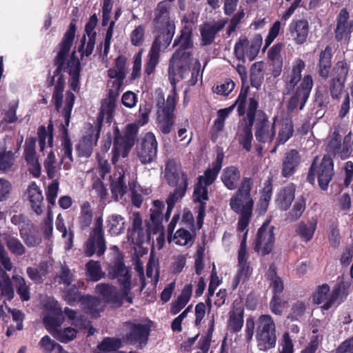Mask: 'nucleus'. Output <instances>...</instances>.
<instances>
[{
    "instance_id": "4be33fe9",
    "label": "nucleus",
    "mask_w": 353,
    "mask_h": 353,
    "mask_svg": "<svg viewBox=\"0 0 353 353\" xmlns=\"http://www.w3.org/2000/svg\"><path fill=\"white\" fill-rule=\"evenodd\" d=\"M227 20H219L213 24L204 23L200 27L201 45L203 46L211 45L216 34L225 27Z\"/></svg>"
},
{
    "instance_id": "2f4dec72",
    "label": "nucleus",
    "mask_w": 353,
    "mask_h": 353,
    "mask_svg": "<svg viewBox=\"0 0 353 353\" xmlns=\"http://www.w3.org/2000/svg\"><path fill=\"white\" fill-rule=\"evenodd\" d=\"M240 178V171L239 168L234 165H230L225 168L221 176L223 183L229 190H234L236 188Z\"/></svg>"
},
{
    "instance_id": "bf43d9fd",
    "label": "nucleus",
    "mask_w": 353,
    "mask_h": 353,
    "mask_svg": "<svg viewBox=\"0 0 353 353\" xmlns=\"http://www.w3.org/2000/svg\"><path fill=\"white\" fill-rule=\"evenodd\" d=\"M74 274L66 265H62L60 270L54 277V281L59 284H63L65 287L71 285L73 281Z\"/></svg>"
},
{
    "instance_id": "79ce46f5",
    "label": "nucleus",
    "mask_w": 353,
    "mask_h": 353,
    "mask_svg": "<svg viewBox=\"0 0 353 353\" xmlns=\"http://www.w3.org/2000/svg\"><path fill=\"white\" fill-rule=\"evenodd\" d=\"M127 58L123 55L118 56L114 63V66L108 70V76L110 79L115 77H121L125 78L126 74Z\"/></svg>"
},
{
    "instance_id": "aec40b11",
    "label": "nucleus",
    "mask_w": 353,
    "mask_h": 353,
    "mask_svg": "<svg viewBox=\"0 0 353 353\" xmlns=\"http://www.w3.org/2000/svg\"><path fill=\"white\" fill-rule=\"evenodd\" d=\"M330 292V287L327 284H323L318 287L316 292L313 294V301L316 304H321L325 301L322 305V309L327 310L332 307L341 295V290L340 286L335 288L327 299Z\"/></svg>"
},
{
    "instance_id": "4d7b16f0",
    "label": "nucleus",
    "mask_w": 353,
    "mask_h": 353,
    "mask_svg": "<svg viewBox=\"0 0 353 353\" xmlns=\"http://www.w3.org/2000/svg\"><path fill=\"white\" fill-rule=\"evenodd\" d=\"M88 41L86 43V36L83 35L80 41L78 51L81 54V59L85 56L89 57L93 52L97 36H88Z\"/></svg>"
},
{
    "instance_id": "680f3d73",
    "label": "nucleus",
    "mask_w": 353,
    "mask_h": 353,
    "mask_svg": "<svg viewBox=\"0 0 353 353\" xmlns=\"http://www.w3.org/2000/svg\"><path fill=\"white\" fill-rule=\"evenodd\" d=\"M114 25H115L114 21H110L109 27L105 33L104 43H101L97 47V52L101 54L102 48L103 46V58H107L108 53L110 52L111 39H112V37L113 35V30H114Z\"/></svg>"
},
{
    "instance_id": "f3484780",
    "label": "nucleus",
    "mask_w": 353,
    "mask_h": 353,
    "mask_svg": "<svg viewBox=\"0 0 353 353\" xmlns=\"http://www.w3.org/2000/svg\"><path fill=\"white\" fill-rule=\"evenodd\" d=\"M276 117L274 118V122L270 125L268 116L262 110H259L258 118L255 123V138L259 143H271L276 135L275 121Z\"/></svg>"
},
{
    "instance_id": "39448f33",
    "label": "nucleus",
    "mask_w": 353,
    "mask_h": 353,
    "mask_svg": "<svg viewBox=\"0 0 353 353\" xmlns=\"http://www.w3.org/2000/svg\"><path fill=\"white\" fill-rule=\"evenodd\" d=\"M139 126L135 123L128 124L123 133L118 127L114 130V141L112 148V161L115 163L120 157H127L137 141Z\"/></svg>"
},
{
    "instance_id": "4c0bfd02",
    "label": "nucleus",
    "mask_w": 353,
    "mask_h": 353,
    "mask_svg": "<svg viewBox=\"0 0 353 353\" xmlns=\"http://www.w3.org/2000/svg\"><path fill=\"white\" fill-rule=\"evenodd\" d=\"M37 134L40 151L43 152L44 150L46 145V139H48V146L50 148L53 147L54 127L51 122L48 124L47 128L44 125L39 126Z\"/></svg>"
},
{
    "instance_id": "cd10ccee",
    "label": "nucleus",
    "mask_w": 353,
    "mask_h": 353,
    "mask_svg": "<svg viewBox=\"0 0 353 353\" xmlns=\"http://www.w3.org/2000/svg\"><path fill=\"white\" fill-rule=\"evenodd\" d=\"M244 307L239 303H234L229 312L228 329L231 333H238L243 327L244 320Z\"/></svg>"
},
{
    "instance_id": "3c124183",
    "label": "nucleus",
    "mask_w": 353,
    "mask_h": 353,
    "mask_svg": "<svg viewBox=\"0 0 353 353\" xmlns=\"http://www.w3.org/2000/svg\"><path fill=\"white\" fill-rule=\"evenodd\" d=\"M56 228L57 230L62 234V237L63 239H66L65 249H71L73 245L74 232L70 228L69 229V232H68L67 228L64 223L63 218L62 217L61 214H59L57 216Z\"/></svg>"
},
{
    "instance_id": "b1692460",
    "label": "nucleus",
    "mask_w": 353,
    "mask_h": 353,
    "mask_svg": "<svg viewBox=\"0 0 353 353\" xmlns=\"http://www.w3.org/2000/svg\"><path fill=\"white\" fill-rule=\"evenodd\" d=\"M169 46L170 43L164 44L161 41H153L148 53V59L144 67V72L147 75H150L154 72L159 62L160 52L166 49Z\"/></svg>"
},
{
    "instance_id": "69168bd1",
    "label": "nucleus",
    "mask_w": 353,
    "mask_h": 353,
    "mask_svg": "<svg viewBox=\"0 0 353 353\" xmlns=\"http://www.w3.org/2000/svg\"><path fill=\"white\" fill-rule=\"evenodd\" d=\"M77 330L73 327H68L63 330L59 328L53 333V337L61 343H67L76 338Z\"/></svg>"
},
{
    "instance_id": "9d476101",
    "label": "nucleus",
    "mask_w": 353,
    "mask_h": 353,
    "mask_svg": "<svg viewBox=\"0 0 353 353\" xmlns=\"http://www.w3.org/2000/svg\"><path fill=\"white\" fill-rule=\"evenodd\" d=\"M106 241L104 236L102 217H98L94 227L92 228L89 236L84 244V252L87 256L97 254L100 257L106 250Z\"/></svg>"
},
{
    "instance_id": "13d9d810",
    "label": "nucleus",
    "mask_w": 353,
    "mask_h": 353,
    "mask_svg": "<svg viewBox=\"0 0 353 353\" xmlns=\"http://www.w3.org/2000/svg\"><path fill=\"white\" fill-rule=\"evenodd\" d=\"M121 339L114 337H105L98 345L97 348L101 352H114L121 347Z\"/></svg>"
},
{
    "instance_id": "37998d69",
    "label": "nucleus",
    "mask_w": 353,
    "mask_h": 353,
    "mask_svg": "<svg viewBox=\"0 0 353 353\" xmlns=\"http://www.w3.org/2000/svg\"><path fill=\"white\" fill-rule=\"evenodd\" d=\"M93 212L90 203L85 201L81 205V212L78 217V223L81 230H84L90 227L92 221Z\"/></svg>"
},
{
    "instance_id": "1a4fd4ad",
    "label": "nucleus",
    "mask_w": 353,
    "mask_h": 353,
    "mask_svg": "<svg viewBox=\"0 0 353 353\" xmlns=\"http://www.w3.org/2000/svg\"><path fill=\"white\" fill-rule=\"evenodd\" d=\"M256 339L260 350L266 351L275 347L276 327L272 317L262 314L257 320Z\"/></svg>"
},
{
    "instance_id": "f257e3e1",
    "label": "nucleus",
    "mask_w": 353,
    "mask_h": 353,
    "mask_svg": "<svg viewBox=\"0 0 353 353\" xmlns=\"http://www.w3.org/2000/svg\"><path fill=\"white\" fill-rule=\"evenodd\" d=\"M76 31V21L73 19L57 46L58 52L53 59V65L56 68L52 74L50 71H48L46 80L47 88L54 86L52 99L57 112H60L63 104V93L65 85L63 72H66L70 76L68 81L71 90L75 92H78L80 90L81 61L76 56L75 51H73L69 57Z\"/></svg>"
},
{
    "instance_id": "603ef678",
    "label": "nucleus",
    "mask_w": 353,
    "mask_h": 353,
    "mask_svg": "<svg viewBox=\"0 0 353 353\" xmlns=\"http://www.w3.org/2000/svg\"><path fill=\"white\" fill-rule=\"evenodd\" d=\"M85 267L88 280L95 282L104 276L99 261L90 260L87 263Z\"/></svg>"
},
{
    "instance_id": "c756f323",
    "label": "nucleus",
    "mask_w": 353,
    "mask_h": 353,
    "mask_svg": "<svg viewBox=\"0 0 353 353\" xmlns=\"http://www.w3.org/2000/svg\"><path fill=\"white\" fill-rule=\"evenodd\" d=\"M99 137L86 130L85 134L79 141L76 145V150L79 157H90L93 148L97 145Z\"/></svg>"
},
{
    "instance_id": "7ed1b4c3",
    "label": "nucleus",
    "mask_w": 353,
    "mask_h": 353,
    "mask_svg": "<svg viewBox=\"0 0 353 353\" xmlns=\"http://www.w3.org/2000/svg\"><path fill=\"white\" fill-rule=\"evenodd\" d=\"M171 4L165 1L157 3L153 11L152 33L155 34L154 40L171 43L175 32V24L170 19Z\"/></svg>"
},
{
    "instance_id": "8fccbe9b",
    "label": "nucleus",
    "mask_w": 353,
    "mask_h": 353,
    "mask_svg": "<svg viewBox=\"0 0 353 353\" xmlns=\"http://www.w3.org/2000/svg\"><path fill=\"white\" fill-rule=\"evenodd\" d=\"M67 288L63 290V298L67 303L74 305L77 303H81L85 295H82L77 286L74 284Z\"/></svg>"
},
{
    "instance_id": "7c9ffc66",
    "label": "nucleus",
    "mask_w": 353,
    "mask_h": 353,
    "mask_svg": "<svg viewBox=\"0 0 353 353\" xmlns=\"http://www.w3.org/2000/svg\"><path fill=\"white\" fill-rule=\"evenodd\" d=\"M301 157L296 150H290L285 154L283 161L281 174L283 177L291 176L296 171V168L300 163Z\"/></svg>"
},
{
    "instance_id": "423d86ee",
    "label": "nucleus",
    "mask_w": 353,
    "mask_h": 353,
    "mask_svg": "<svg viewBox=\"0 0 353 353\" xmlns=\"http://www.w3.org/2000/svg\"><path fill=\"white\" fill-rule=\"evenodd\" d=\"M176 96V92L174 88L172 93L168 96L166 101L162 95L159 97L156 104L157 108V128L164 135L169 134L172 132L175 123Z\"/></svg>"
},
{
    "instance_id": "20e7f679",
    "label": "nucleus",
    "mask_w": 353,
    "mask_h": 353,
    "mask_svg": "<svg viewBox=\"0 0 353 353\" xmlns=\"http://www.w3.org/2000/svg\"><path fill=\"white\" fill-rule=\"evenodd\" d=\"M334 175V161L330 154L323 155L321 161H319V157L316 156L309 168L307 181L314 185L316 179L320 189L326 191Z\"/></svg>"
},
{
    "instance_id": "bb28decb",
    "label": "nucleus",
    "mask_w": 353,
    "mask_h": 353,
    "mask_svg": "<svg viewBox=\"0 0 353 353\" xmlns=\"http://www.w3.org/2000/svg\"><path fill=\"white\" fill-rule=\"evenodd\" d=\"M289 32L296 44H303L307 38L309 23L305 19L292 20L289 26Z\"/></svg>"
},
{
    "instance_id": "f03ea898",
    "label": "nucleus",
    "mask_w": 353,
    "mask_h": 353,
    "mask_svg": "<svg viewBox=\"0 0 353 353\" xmlns=\"http://www.w3.org/2000/svg\"><path fill=\"white\" fill-rule=\"evenodd\" d=\"M305 67V62L302 59H298L293 65L289 79L286 82V86L288 88L294 89L298 83L301 81L288 101L287 105L288 112L294 111L299 105L300 110L303 109L310 97L314 83L310 74L305 75L301 79V72Z\"/></svg>"
},
{
    "instance_id": "2eb2a0df",
    "label": "nucleus",
    "mask_w": 353,
    "mask_h": 353,
    "mask_svg": "<svg viewBox=\"0 0 353 353\" xmlns=\"http://www.w3.org/2000/svg\"><path fill=\"white\" fill-rule=\"evenodd\" d=\"M137 155L143 165L149 164L157 159L158 142L152 132H148L141 139L137 145Z\"/></svg>"
},
{
    "instance_id": "473e14b6",
    "label": "nucleus",
    "mask_w": 353,
    "mask_h": 353,
    "mask_svg": "<svg viewBox=\"0 0 353 353\" xmlns=\"http://www.w3.org/2000/svg\"><path fill=\"white\" fill-rule=\"evenodd\" d=\"M295 197V188L290 185L282 188L277 194L276 203L278 208L283 210H287Z\"/></svg>"
},
{
    "instance_id": "f704fd0d",
    "label": "nucleus",
    "mask_w": 353,
    "mask_h": 353,
    "mask_svg": "<svg viewBox=\"0 0 353 353\" xmlns=\"http://www.w3.org/2000/svg\"><path fill=\"white\" fill-rule=\"evenodd\" d=\"M28 197L32 210L37 214L40 215L43 212L42 203L43 196L42 192L35 183H32L28 187Z\"/></svg>"
},
{
    "instance_id": "58836bf2",
    "label": "nucleus",
    "mask_w": 353,
    "mask_h": 353,
    "mask_svg": "<svg viewBox=\"0 0 353 353\" xmlns=\"http://www.w3.org/2000/svg\"><path fill=\"white\" fill-rule=\"evenodd\" d=\"M254 124L245 123L240 132L237 134L239 145L247 152L252 150V141L253 139L252 126Z\"/></svg>"
},
{
    "instance_id": "a19ab883",
    "label": "nucleus",
    "mask_w": 353,
    "mask_h": 353,
    "mask_svg": "<svg viewBox=\"0 0 353 353\" xmlns=\"http://www.w3.org/2000/svg\"><path fill=\"white\" fill-rule=\"evenodd\" d=\"M26 273L29 278L35 283H42L43 278L48 273V266L45 262H41L37 267H28L26 269Z\"/></svg>"
},
{
    "instance_id": "a211bd4d",
    "label": "nucleus",
    "mask_w": 353,
    "mask_h": 353,
    "mask_svg": "<svg viewBox=\"0 0 353 353\" xmlns=\"http://www.w3.org/2000/svg\"><path fill=\"white\" fill-rule=\"evenodd\" d=\"M132 225L128 230V239L132 243L141 245L145 240H149L152 232L149 233V228H152L150 221H147L146 229L143 226V221L141 214L139 212H135L132 216Z\"/></svg>"
},
{
    "instance_id": "9b49d317",
    "label": "nucleus",
    "mask_w": 353,
    "mask_h": 353,
    "mask_svg": "<svg viewBox=\"0 0 353 353\" xmlns=\"http://www.w3.org/2000/svg\"><path fill=\"white\" fill-rule=\"evenodd\" d=\"M108 276L111 279H117L124 296H128L131 290V274L128 268L124 263V257L121 252H118L112 263L107 269Z\"/></svg>"
},
{
    "instance_id": "a18cd8bd",
    "label": "nucleus",
    "mask_w": 353,
    "mask_h": 353,
    "mask_svg": "<svg viewBox=\"0 0 353 353\" xmlns=\"http://www.w3.org/2000/svg\"><path fill=\"white\" fill-rule=\"evenodd\" d=\"M4 241L8 249L12 254L16 256H22L26 253V248L18 238L6 234Z\"/></svg>"
},
{
    "instance_id": "338daca9",
    "label": "nucleus",
    "mask_w": 353,
    "mask_h": 353,
    "mask_svg": "<svg viewBox=\"0 0 353 353\" xmlns=\"http://www.w3.org/2000/svg\"><path fill=\"white\" fill-rule=\"evenodd\" d=\"M127 190L124 174H120L117 181L111 183V192L117 199L118 196L121 198L127 192Z\"/></svg>"
},
{
    "instance_id": "5fc2aeb1",
    "label": "nucleus",
    "mask_w": 353,
    "mask_h": 353,
    "mask_svg": "<svg viewBox=\"0 0 353 353\" xmlns=\"http://www.w3.org/2000/svg\"><path fill=\"white\" fill-rule=\"evenodd\" d=\"M0 289L1 295L11 301L14 297V290L8 275L3 270L0 271Z\"/></svg>"
},
{
    "instance_id": "de8ad7c7",
    "label": "nucleus",
    "mask_w": 353,
    "mask_h": 353,
    "mask_svg": "<svg viewBox=\"0 0 353 353\" xmlns=\"http://www.w3.org/2000/svg\"><path fill=\"white\" fill-rule=\"evenodd\" d=\"M236 214H239V219L237 223V229L240 232L245 230L249 225L252 216V208H231Z\"/></svg>"
},
{
    "instance_id": "774afa93",
    "label": "nucleus",
    "mask_w": 353,
    "mask_h": 353,
    "mask_svg": "<svg viewBox=\"0 0 353 353\" xmlns=\"http://www.w3.org/2000/svg\"><path fill=\"white\" fill-rule=\"evenodd\" d=\"M258 107V101L254 97L250 98L246 117L243 119L245 123L250 124L254 123L255 120L258 118V112L259 110H257Z\"/></svg>"
},
{
    "instance_id": "393cba45",
    "label": "nucleus",
    "mask_w": 353,
    "mask_h": 353,
    "mask_svg": "<svg viewBox=\"0 0 353 353\" xmlns=\"http://www.w3.org/2000/svg\"><path fill=\"white\" fill-rule=\"evenodd\" d=\"M63 311L57 302L50 307V312L44 316L43 323L46 330L53 336L62 323Z\"/></svg>"
},
{
    "instance_id": "c85d7f7f",
    "label": "nucleus",
    "mask_w": 353,
    "mask_h": 353,
    "mask_svg": "<svg viewBox=\"0 0 353 353\" xmlns=\"http://www.w3.org/2000/svg\"><path fill=\"white\" fill-rule=\"evenodd\" d=\"M165 208L164 202L160 200H154L152 207L150 209V223L152 228H149V233L158 234L163 230V210Z\"/></svg>"
},
{
    "instance_id": "49530a36",
    "label": "nucleus",
    "mask_w": 353,
    "mask_h": 353,
    "mask_svg": "<svg viewBox=\"0 0 353 353\" xmlns=\"http://www.w3.org/2000/svg\"><path fill=\"white\" fill-rule=\"evenodd\" d=\"M294 134V124L292 121L290 120L284 123L281 129L279 130L278 137L276 139V145L272 152L276 150L277 147L281 144H284L287 142Z\"/></svg>"
},
{
    "instance_id": "a878e982",
    "label": "nucleus",
    "mask_w": 353,
    "mask_h": 353,
    "mask_svg": "<svg viewBox=\"0 0 353 353\" xmlns=\"http://www.w3.org/2000/svg\"><path fill=\"white\" fill-rule=\"evenodd\" d=\"M223 159L224 153L223 152V151L218 152L216 153L215 160L212 162V168H208L204 172L203 176H199L198 177L197 181L207 186H210V185H212L216 179L218 174L221 170Z\"/></svg>"
},
{
    "instance_id": "e433bc0d",
    "label": "nucleus",
    "mask_w": 353,
    "mask_h": 353,
    "mask_svg": "<svg viewBox=\"0 0 353 353\" xmlns=\"http://www.w3.org/2000/svg\"><path fill=\"white\" fill-rule=\"evenodd\" d=\"M108 231L112 236H118L125 231V220L120 214H112L106 220Z\"/></svg>"
},
{
    "instance_id": "e2e57ef3",
    "label": "nucleus",
    "mask_w": 353,
    "mask_h": 353,
    "mask_svg": "<svg viewBox=\"0 0 353 353\" xmlns=\"http://www.w3.org/2000/svg\"><path fill=\"white\" fill-rule=\"evenodd\" d=\"M75 96L74 93L68 90L65 93V105L62 110V115L64 117L65 125L66 127L69 125L71 117V112L74 103Z\"/></svg>"
},
{
    "instance_id": "72a5a7b5",
    "label": "nucleus",
    "mask_w": 353,
    "mask_h": 353,
    "mask_svg": "<svg viewBox=\"0 0 353 353\" xmlns=\"http://www.w3.org/2000/svg\"><path fill=\"white\" fill-rule=\"evenodd\" d=\"M332 48L327 46L319 54V60L318 63L319 74L323 79L329 77L331 65H332Z\"/></svg>"
},
{
    "instance_id": "412c9836",
    "label": "nucleus",
    "mask_w": 353,
    "mask_h": 353,
    "mask_svg": "<svg viewBox=\"0 0 353 353\" xmlns=\"http://www.w3.org/2000/svg\"><path fill=\"white\" fill-rule=\"evenodd\" d=\"M96 291L108 303L117 304L119 306L122 305L123 299H126L130 303H132L131 296H124L123 291L119 293L116 287L108 283L98 284L96 286Z\"/></svg>"
},
{
    "instance_id": "0eeeda50",
    "label": "nucleus",
    "mask_w": 353,
    "mask_h": 353,
    "mask_svg": "<svg viewBox=\"0 0 353 353\" xmlns=\"http://www.w3.org/2000/svg\"><path fill=\"white\" fill-rule=\"evenodd\" d=\"M165 177L170 186L175 187L174 191L170 193L166 199L167 211L165 217L166 221H168L176 203L185 196L189 179L185 172H181L179 174L174 168H166Z\"/></svg>"
},
{
    "instance_id": "4468645a",
    "label": "nucleus",
    "mask_w": 353,
    "mask_h": 353,
    "mask_svg": "<svg viewBox=\"0 0 353 353\" xmlns=\"http://www.w3.org/2000/svg\"><path fill=\"white\" fill-rule=\"evenodd\" d=\"M270 220L265 221L258 230L254 241L255 252L265 256L272 252L275 241L274 226H270Z\"/></svg>"
},
{
    "instance_id": "dca6fc26",
    "label": "nucleus",
    "mask_w": 353,
    "mask_h": 353,
    "mask_svg": "<svg viewBox=\"0 0 353 353\" xmlns=\"http://www.w3.org/2000/svg\"><path fill=\"white\" fill-rule=\"evenodd\" d=\"M192 60V54L174 52L169 63V78L174 79L176 76H179L181 79H184L190 71Z\"/></svg>"
},
{
    "instance_id": "ea45409f",
    "label": "nucleus",
    "mask_w": 353,
    "mask_h": 353,
    "mask_svg": "<svg viewBox=\"0 0 353 353\" xmlns=\"http://www.w3.org/2000/svg\"><path fill=\"white\" fill-rule=\"evenodd\" d=\"M81 304L83 305L86 312L94 318L99 316L100 312L102 311L101 300L91 295H85Z\"/></svg>"
},
{
    "instance_id": "ddd939ff",
    "label": "nucleus",
    "mask_w": 353,
    "mask_h": 353,
    "mask_svg": "<svg viewBox=\"0 0 353 353\" xmlns=\"http://www.w3.org/2000/svg\"><path fill=\"white\" fill-rule=\"evenodd\" d=\"M254 188V181L251 177H243L241 182L230 199V208H252L254 199L252 190Z\"/></svg>"
},
{
    "instance_id": "09e8293b",
    "label": "nucleus",
    "mask_w": 353,
    "mask_h": 353,
    "mask_svg": "<svg viewBox=\"0 0 353 353\" xmlns=\"http://www.w3.org/2000/svg\"><path fill=\"white\" fill-rule=\"evenodd\" d=\"M316 229V221H310L307 223L301 221L299 223L296 229V233L299 235L305 241L307 242L310 241Z\"/></svg>"
},
{
    "instance_id": "5701e85b",
    "label": "nucleus",
    "mask_w": 353,
    "mask_h": 353,
    "mask_svg": "<svg viewBox=\"0 0 353 353\" xmlns=\"http://www.w3.org/2000/svg\"><path fill=\"white\" fill-rule=\"evenodd\" d=\"M179 46L174 52H184V54H192L194 47L192 28L190 25H185L180 31L173 43V47Z\"/></svg>"
},
{
    "instance_id": "6ab92c4d",
    "label": "nucleus",
    "mask_w": 353,
    "mask_h": 353,
    "mask_svg": "<svg viewBox=\"0 0 353 353\" xmlns=\"http://www.w3.org/2000/svg\"><path fill=\"white\" fill-rule=\"evenodd\" d=\"M353 31V21L350 20V14L346 8L340 10L336 18V27L334 30L335 39L349 42Z\"/></svg>"
},
{
    "instance_id": "f8f14e48",
    "label": "nucleus",
    "mask_w": 353,
    "mask_h": 353,
    "mask_svg": "<svg viewBox=\"0 0 353 353\" xmlns=\"http://www.w3.org/2000/svg\"><path fill=\"white\" fill-rule=\"evenodd\" d=\"M262 41L260 34H255L251 41L245 36L240 37L234 48L236 58L243 63L246 62V59L250 61L254 60L259 52Z\"/></svg>"
},
{
    "instance_id": "c9c22d12",
    "label": "nucleus",
    "mask_w": 353,
    "mask_h": 353,
    "mask_svg": "<svg viewBox=\"0 0 353 353\" xmlns=\"http://www.w3.org/2000/svg\"><path fill=\"white\" fill-rule=\"evenodd\" d=\"M192 285L190 284L185 285L177 299L172 303L170 312L174 315L179 313L189 302L192 296Z\"/></svg>"
},
{
    "instance_id": "0e129e2a",
    "label": "nucleus",
    "mask_w": 353,
    "mask_h": 353,
    "mask_svg": "<svg viewBox=\"0 0 353 353\" xmlns=\"http://www.w3.org/2000/svg\"><path fill=\"white\" fill-rule=\"evenodd\" d=\"M350 71V65L345 60L339 61L333 68V78L346 81Z\"/></svg>"
},
{
    "instance_id": "6e6552de",
    "label": "nucleus",
    "mask_w": 353,
    "mask_h": 353,
    "mask_svg": "<svg viewBox=\"0 0 353 353\" xmlns=\"http://www.w3.org/2000/svg\"><path fill=\"white\" fill-rule=\"evenodd\" d=\"M152 324L153 322L150 320L146 323H139L137 320L124 322L123 326L125 334L122 336V340L125 343L138 349L144 348L148 343Z\"/></svg>"
},
{
    "instance_id": "864d4df0",
    "label": "nucleus",
    "mask_w": 353,
    "mask_h": 353,
    "mask_svg": "<svg viewBox=\"0 0 353 353\" xmlns=\"http://www.w3.org/2000/svg\"><path fill=\"white\" fill-rule=\"evenodd\" d=\"M194 238L195 234H191L188 230L180 228L176 230L174 235V241L179 245L191 246L194 243Z\"/></svg>"
},
{
    "instance_id": "6e6d98bb",
    "label": "nucleus",
    "mask_w": 353,
    "mask_h": 353,
    "mask_svg": "<svg viewBox=\"0 0 353 353\" xmlns=\"http://www.w3.org/2000/svg\"><path fill=\"white\" fill-rule=\"evenodd\" d=\"M208 187V186L197 181L194 185L193 191L194 202L199 203V205H201V203H203L205 208V201H208L209 199Z\"/></svg>"
},
{
    "instance_id": "c03bdc74",
    "label": "nucleus",
    "mask_w": 353,
    "mask_h": 353,
    "mask_svg": "<svg viewBox=\"0 0 353 353\" xmlns=\"http://www.w3.org/2000/svg\"><path fill=\"white\" fill-rule=\"evenodd\" d=\"M264 63L258 61L252 64L250 68V83L254 88H259L264 79Z\"/></svg>"
},
{
    "instance_id": "052dcab7",
    "label": "nucleus",
    "mask_w": 353,
    "mask_h": 353,
    "mask_svg": "<svg viewBox=\"0 0 353 353\" xmlns=\"http://www.w3.org/2000/svg\"><path fill=\"white\" fill-rule=\"evenodd\" d=\"M305 199L301 196L294 203L292 210L289 212L287 219L290 221H295L299 219L305 209Z\"/></svg>"
}]
</instances>
